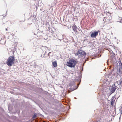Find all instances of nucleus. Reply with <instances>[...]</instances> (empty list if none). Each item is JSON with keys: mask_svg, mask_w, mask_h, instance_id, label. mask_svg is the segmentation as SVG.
<instances>
[{"mask_svg": "<svg viewBox=\"0 0 122 122\" xmlns=\"http://www.w3.org/2000/svg\"><path fill=\"white\" fill-rule=\"evenodd\" d=\"M77 63L76 61L73 59L69 60L68 62H67L66 65L68 66L71 68L74 67Z\"/></svg>", "mask_w": 122, "mask_h": 122, "instance_id": "1", "label": "nucleus"}, {"mask_svg": "<svg viewBox=\"0 0 122 122\" xmlns=\"http://www.w3.org/2000/svg\"><path fill=\"white\" fill-rule=\"evenodd\" d=\"M15 60L14 56H10L7 59L6 64L9 66H12L14 63V61Z\"/></svg>", "mask_w": 122, "mask_h": 122, "instance_id": "2", "label": "nucleus"}, {"mask_svg": "<svg viewBox=\"0 0 122 122\" xmlns=\"http://www.w3.org/2000/svg\"><path fill=\"white\" fill-rule=\"evenodd\" d=\"M76 56H78L79 58L85 57L86 55V53L81 50H79L76 53H75Z\"/></svg>", "mask_w": 122, "mask_h": 122, "instance_id": "3", "label": "nucleus"}, {"mask_svg": "<svg viewBox=\"0 0 122 122\" xmlns=\"http://www.w3.org/2000/svg\"><path fill=\"white\" fill-rule=\"evenodd\" d=\"M41 48L42 50L44 52L45 51V53L44 54V55L43 56V57L45 58L46 57V56H45V55L46 54V51L47 50H50V49L49 48H48L46 46H43Z\"/></svg>", "mask_w": 122, "mask_h": 122, "instance_id": "4", "label": "nucleus"}, {"mask_svg": "<svg viewBox=\"0 0 122 122\" xmlns=\"http://www.w3.org/2000/svg\"><path fill=\"white\" fill-rule=\"evenodd\" d=\"M116 89V86L115 84L112 85L110 89V91L111 93H113Z\"/></svg>", "mask_w": 122, "mask_h": 122, "instance_id": "5", "label": "nucleus"}, {"mask_svg": "<svg viewBox=\"0 0 122 122\" xmlns=\"http://www.w3.org/2000/svg\"><path fill=\"white\" fill-rule=\"evenodd\" d=\"M98 31L96 30L95 31L92 32L91 35V37L92 38H95L98 35Z\"/></svg>", "mask_w": 122, "mask_h": 122, "instance_id": "6", "label": "nucleus"}, {"mask_svg": "<svg viewBox=\"0 0 122 122\" xmlns=\"http://www.w3.org/2000/svg\"><path fill=\"white\" fill-rule=\"evenodd\" d=\"M118 86H117V87L118 89L120 88L122 86V80H120L117 82Z\"/></svg>", "mask_w": 122, "mask_h": 122, "instance_id": "7", "label": "nucleus"}, {"mask_svg": "<svg viewBox=\"0 0 122 122\" xmlns=\"http://www.w3.org/2000/svg\"><path fill=\"white\" fill-rule=\"evenodd\" d=\"M106 14L107 15L108 17H107V19H106V20L107 21V20L110 19V17H109V16H110V17H111V13L108 12H107L106 13Z\"/></svg>", "mask_w": 122, "mask_h": 122, "instance_id": "8", "label": "nucleus"}, {"mask_svg": "<svg viewBox=\"0 0 122 122\" xmlns=\"http://www.w3.org/2000/svg\"><path fill=\"white\" fill-rule=\"evenodd\" d=\"M73 29L75 32H77V30L78 29L77 28L76 26L75 25H73L72 27Z\"/></svg>", "mask_w": 122, "mask_h": 122, "instance_id": "9", "label": "nucleus"}, {"mask_svg": "<svg viewBox=\"0 0 122 122\" xmlns=\"http://www.w3.org/2000/svg\"><path fill=\"white\" fill-rule=\"evenodd\" d=\"M114 101L115 100L114 99V97H112V98L111 101V104L112 106L113 105Z\"/></svg>", "mask_w": 122, "mask_h": 122, "instance_id": "10", "label": "nucleus"}, {"mask_svg": "<svg viewBox=\"0 0 122 122\" xmlns=\"http://www.w3.org/2000/svg\"><path fill=\"white\" fill-rule=\"evenodd\" d=\"M52 64L54 67H56L57 66V63L56 61L53 62Z\"/></svg>", "mask_w": 122, "mask_h": 122, "instance_id": "11", "label": "nucleus"}, {"mask_svg": "<svg viewBox=\"0 0 122 122\" xmlns=\"http://www.w3.org/2000/svg\"><path fill=\"white\" fill-rule=\"evenodd\" d=\"M111 74L112 75H113V76H114L115 75V73H114V71L113 70H112V72H111Z\"/></svg>", "mask_w": 122, "mask_h": 122, "instance_id": "12", "label": "nucleus"}, {"mask_svg": "<svg viewBox=\"0 0 122 122\" xmlns=\"http://www.w3.org/2000/svg\"><path fill=\"white\" fill-rule=\"evenodd\" d=\"M119 110H120V112L121 113V114H122V107H121L119 109Z\"/></svg>", "mask_w": 122, "mask_h": 122, "instance_id": "13", "label": "nucleus"}, {"mask_svg": "<svg viewBox=\"0 0 122 122\" xmlns=\"http://www.w3.org/2000/svg\"><path fill=\"white\" fill-rule=\"evenodd\" d=\"M36 117V115L35 114L33 115V118H35Z\"/></svg>", "mask_w": 122, "mask_h": 122, "instance_id": "14", "label": "nucleus"}, {"mask_svg": "<svg viewBox=\"0 0 122 122\" xmlns=\"http://www.w3.org/2000/svg\"><path fill=\"white\" fill-rule=\"evenodd\" d=\"M51 52H49V53L48 54V56H50V54L51 53Z\"/></svg>", "mask_w": 122, "mask_h": 122, "instance_id": "15", "label": "nucleus"}, {"mask_svg": "<svg viewBox=\"0 0 122 122\" xmlns=\"http://www.w3.org/2000/svg\"><path fill=\"white\" fill-rule=\"evenodd\" d=\"M82 71L83 70V67H82Z\"/></svg>", "mask_w": 122, "mask_h": 122, "instance_id": "16", "label": "nucleus"}, {"mask_svg": "<svg viewBox=\"0 0 122 122\" xmlns=\"http://www.w3.org/2000/svg\"><path fill=\"white\" fill-rule=\"evenodd\" d=\"M113 52L112 51H111V52Z\"/></svg>", "mask_w": 122, "mask_h": 122, "instance_id": "17", "label": "nucleus"}, {"mask_svg": "<svg viewBox=\"0 0 122 122\" xmlns=\"http://www.w3.org/2000/svg\"><path fill=\"white\" fill-rule=\"evenodd\" d=\"M97 122H100L99 121H97Z\"/></svg>", "mask_w": 122, "mask_h": 122, "instance_id": "18", "label": "nucleus"}, {"mask_svg": "<svg viewBox=\"0 0 122 122\" xmlns=\"http://www.w3.org/2000/svg\"><path fill=\"white\" fill-rule=\"evenodd\" d=\"M113 54H114V55H115V54H114V53H113Z\"/></svg>", "mask_w": 122, "mask_h": 122, "instance_id": "19", "label": "nucleus"}, {"mask_svg": "<svg viewBox=\"0 0 122 122\" xmlns=\"http://www.w3.org/2000/svg\"><path fill=\"white\" fill-rule=\"evenodd\" d=\"M6 30H7V29H6Z\"/></svg>", "mask_w": 122, "mask_h": 122, "instance_id": "20", "label": "nucleus"}, {"mask_svg": "<svg viewBox=\"0 0 122 122\" xmlns=\"http://www.w3.org/2000/svg\"><path fill=\"white\" fill-rule=\"evenodd\" d=\"M41 32H43V31H41Z\"/></svg>", "mask_w": 122, "mask_h": 122, "instance_id": "21", "label": "nucleus"}, {"mask_svg": "<svg viewBox=\"0 0 122 122\" xmlns=\"http://www.w3.org/2000/svg\"><path fill=\"white\" fill-rule=\"evenodd\" d=\"M70 86H71V84H70Z\"/></svg>", "mask_w": 122, "mask_h": 122, "instance_id": "22", "label": "nucleus"}, {"mask_svg": "<svg viewBox=\"0 0 122 122\" xmlns=\"http://www.w3.org/2000/svg\"><path fill=\"white\" fill-rule=\"evenodd\" d=\"M41 56H42V55H41Z\"/></svg>", "mask_w": 122, "mask_h": 122, "instance_id": "23", "label": "nucleus"}, {"mask_svg": "<svg viewBox=\"0 0 122 122\" xmlns=\"http://www.w3.org/2000/svg\"><path fill=\"white\" fill-rule=\"evenodd\" d=\"M75 99H76V97H75Z\"/></svg>", "mask_w": 122, "mask_h": 122, "instance_id": "24", "label": "nucleus"}]
</instances>
